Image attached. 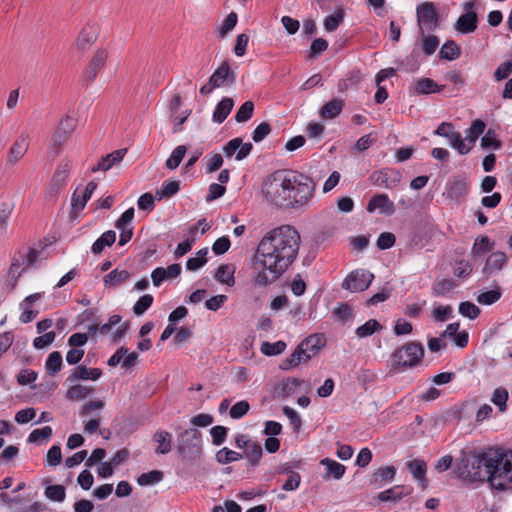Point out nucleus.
Returning <instances> with one entry per match:
<instances>
[{"instance_id":"37","label":"nucleus","mask_w":512,"mask_h":512,"mask_svg":"<svg viewBox=\"0 0 512 512\" xmlns=\"http://www.w3.org/2000/svg\"><path fill=\"white\" fill-rule=\"evenodd\" d=\"M441 90L442 87L430 78H421L414 86V91L417 94H430L440 92Z\"/></svg>"},{"instance_id":"23","label":"nucleus","mask_w":512,"mask_h":512,"mask_svg":"<svg viewBox=\"0 0 512 512\" xmlns=\"http://www.w3.org/2000/svg\"><path fill=\"white\" fill-rule=\"evenodd\" d=\"M28 147L27 136L21 135L11 145L7 155V163L15 165L26 154Z\"/></svg>"},{"instance_id":"13","label":"nucleus","mask_w":512,"mask_h":512,"mask_svg":"<svg viewBox=\"0 0 512 512\" xmlns=\"http://www.w3.org/2000/svg\"><path fill=\"white\" fill-rule=\"evenodd\" d=\"M96 188L97 183L90 181L82 190L79 187L75 189L71 197L70 214L72 218L76 217L77 214L85 208L87 202L91 199Z\"/></svg>"},{"instance_id":"29","label":"nucleus","mask_w":512,"mask_h":512,"mask_svg":"<svg viewBox=\"0 0 512 512\" xmlns=\"http://www.w3.org/2000/svg\"><path fill=\"white\" fill-rule=\"evenodd\" d=\"M234 106V101L232 98L224 97L221 101L216 105V108L212 115V120L215 123H222L228 117L230 112L232 111Z\"/></svg>"},{"instance_id":"47","label":"nucleus","mask_w":512,"mask_h":512,"mask_svg":"<svg viewBox=\"0 0 512 512\" xmlns=\"http://www.w3.org/2000/svg\"><path fill=\"white\" fill-rule=\"evenodd\" d=\"M508 391L504 387H498L494 390L491 402L496 405L500 412L507 410Z\"/></svg>"},{"instance_id":"54","label":"nucleus","mask_w":512,"mask_h":512,"mask_svg":"<svg viewBox=\"0 0 512 512\" xmlns=\"http://www.w3.org/2000/svg\"><path fill=\"white\" fill-rule=\"evenodd\" d=\"M481 146L485 149L499 150L502 147V142L498 139L496 132L493 129H489L481 139Z\"/></svg>"},{"instance_id":"12","label":"nucleus","mask_w":512,"mask_h":512,"mask_svg":"<svg viewBox=\"0 0 512 512\" xmlns=\"http://www.w3.org/2000/svg\"><path fill=\"white\" fill-rule=\"evenodd\" d=\"M476 1L471 0L464 4L465 13L455 23V29L462 34H469L477 29L478 15L474 11Z\"/></svg>"},{"instance_id":"26","label":"nucleus","mask_w":512,"mask_h":512,"mask_svg":"<svg viewBox=\"0 0 512 512\" xmlns=\"http://www.w3.org/2000/svg\"><path fill=\"white\" fill-rule=\"evenodd\" d=\"M411 492L412 488H410L408 491H405V487L403 485H395L389 489L379 492L377 499L381 502H397Z\"/></svg>"},{"instance_id":"2","label":"nucleus","mask_w":512,"mask_h":512,"mask_svg":"<svg viewBox=\"0 0 512 512\" xmlns=\"http://www.w3.org/2000/svg\"><path fill=\"white\" fill-rule=\"evenodd\" d=\"M457 477L468 483L487 481L500 491L512 488V450L488 447L465 457L456 468Z\"/></svg>"},{"instance_id":"38","label":"nucleus","mask_w":512,"mask_h":512,"mask_svg":"<svg viewBox=\"0 0 512 512\" xmlns=\"http://www.w3.org/2000/svg\"><path fill=\"white\" fill-rule=\"evenodd\" d=\"M457 285L453 279L436 280L432 286V294L436 297H444Z\"/></svg>"},{"instance_id":"27","label":"nucleus","mask_w":512,"mask_h":512,"mask_svg":"<svg viewBox=\"0 0 512 512\" xmlns=\"http://www.w3.org/2000/svg\"><path fill=\"white\" fill-rule=\"evenodd\" d=\"M153 441L157 443L156 454H168L172 449V435L168 431H156L153 435Z\"/></svg>"},{"instance_id":"35","label":"nucleus","mask_w":512,"mask_h":512,"mask_svg":"<svg viewBox=\"0 0 512 512\" xmlns=\"http://www.w3.org/2000/svg\"><path fill=\"white\" fill-rule=\"evenodd\" d=\"M180 190V181L178 180H168L164 181L161 185V188L156 190L155 197L157 200H162L164 198H170L177 194Z\"/></svg>"},{"instance_id":"40","label":"nucleus","mask_w":512,"mask_h":512,"mask_svg":"<svg viewBox=\"0 0 512 512\" xmlns=\"http://www.w3.org/2000/svg\"><path fill=\"white\" fill-rule=\"evenodd\" d=\"M460 54L461 49L453 40L446 41L439 52L440 58L448 61L457 59Z\"/></svg>"},{"instance_id":"10","label":"nucleus","mask_w":512,"mask_h":512,"mask_svg":"<svg viewBox=\"0 0 512 512\" xmlns=\"http://www.w3.org/2000/svg\"><path fill=\"white\" fill-rule=\"evenodd\" d=\"M368 180L376 187L393 189L401 182L402 174L394 168H383L373 171Z\"/></svg>"},{"instance_id":"33","label":"nucleus","mask_w":512,"mask_h":512,"mask_svg":"<svg viewBox=\"0 0 512 512\" xmlns=\"http://www.w3.org/2000/svg\"><path fill=\"white\" fill-rule=\"evenodd\" d=\"M507 263V256L504 252H494L486 260L485 271L492 273L501 270Z\"/></svg>"},{"instance_id":"56","label":"nucleus","mask_w":512,"mask_h":512,"mask_svg":"<svg viewBox=\"0 0 512 512\" xmlns=\"http://www.w3.org/2000/svg\"><path fill=\"white\" fill-rule=\"evenodd\" d=\"M304 358H305L304 355L302 354V352L299 350V348L297 346L296 349L294 350V352L292 354H290L289 357H287L286 359H284L282 361V363L280 364V369L281 370H289L292 367H296L302 361H304Z\"/></svg>"},{"instance_id":"34","label":"nucleus","mask_w":512,"mask_h":512,"mask_svg":"<svg viewBox=\"0 0 512 512\" xmlns=\"http://www.w3.org/2000/svg\"><path fill=\"white\" fill-rule=\"evenodd\" d=\"M116 240V233L113 230L104 232L92 245L91 251L94 254H100L105 247H110Z\"/></svg>"},{"instance_id":"43","label":"nucleus","mask_w":512,"mask_h":512,"mask_svg":"<svg viewBox=\"0 0 512 512\" xmlns=\"http://www.w3.org/2000/svg\"><path fill=\"white\" fill-rule=\"evenodd\" d=\"M187 152V148L185 145H179L177 146L169 156V158L166 160V167L169 170H175L178 168L180 163L182 162L183 158L185 157V154Z\"/></svg>"},{"instance_id":"16","label":"nucleus","mask_w":512,"mask_h":512,"mask_svg":"<svg viewBox=\"0 0 512 512\" xmlns=\"http://www.w3.org/2000/svg\"><path fill=\"white\" fill-rule=\"evenodd\" d=\"M326 343V338L323 334H313L305 338L298 345L299 350L304 355V361L309 360L314 356Z\"/></svg>"},{"instance_id":"64","label":"nucleus","mask_w":512,"mask_h":512,"mask_svg":"<svg viewBox=\"0 0 512 512\" xmlns=\"http://www.w3.org/2000/svg\"><path fill=\"white\" fill-rule=\"evenodd\" d=\"M302 384L298 378L289 377L282 381L280 388L283 396H289Z\"/></svg>"},{"instance_id":"11","label":"nucleus","mask_w":512,"mask_h":512,"mask_svg":"<svg viewBox=\"0 0 512 512\" xmlns=\"http://www.w3.org/2000/svg\"><path fill=\"white\" fill-rule=\"evenodd\" d=\"M374 275L364 269L352 271L344 279L342 288L351 292H362L366 290L372 283Z\"/></svg>"},{"instance_id":"9","label":"nucleus","mask_w":512,"mask_h":512,"mask_svg":"<svg viewBox=\"0 0 512 512\" xmlns=\"http://www.w3.org/2000/svg\"><path fill=\"white\" fill-rule=\"evenodd\" d=\"M73 162L71 159L64 158L56 167L51 181L47 186V193L49 196H56L62 190L69 179Z\"/></svg>"},{"instance_id":"57","label":"nucleus","mask_w":512,"mask_h":512,"mask_svg":"<svg viewBox=\"0 0 512 512\" xmlns=\"http://www.w3.org/2000/svg\"><path fill=\"white\" fill-rule=\"evenodd\" d=\"M237 21L238 16L235 12L228 14L218 29L219 37L224 38L231 30L235 28Z\"/></svg>"},{"instance_id":"62","label":"nucleus","mask_w":512,"mask_h":512,"mask_svg":"<svg viewBox=\"0 0 512 512\" xmlns=\"http://www.w3.org/2000/svg\"><path fill=\"white\" fill-rule=\"evenodd\" d=\"M501 298V292L499 289H492L482 292L478 295L477 301L483 305H492Z\"/></svg>"},{"instance_id":"31","label":"nucleus","mask_w":512,"mask_h":512,"mask_svg":"<svg viewBox=\"0 0 512 512\" xmlns=\"http://www.w3.org/2000/svg\"><path fill=\"white\" fill-rule=\"evenodd\" d=\"M93 391L94 389L91 386L76 384L68 388L65 398L71 401H80L92 394Z\"/></svg>"},{"instance_id":"36","label":"nucleus","mask_w":512,"mask_h":512,"mask_svg":"<svg viewBox=\"0 0 512 512\" xmlns=\"http://www.w3.org/2000/svg\"><path fill=\"white\" fill-rule=\"evenodd\" d=\"M63 366V358L59 351H53L50 353L45 362V368L47 374L54 376L57 374Z\"/></svg>"},{"instance_id":"41","label":"nucleus","mask_w":512,"mask_h":512,"mask_svg":"<svg viewBox=\"0 0 512 512\" xmlns=\"http://www.w3.org/2000/svg\"><path fill=\"white\" fill-rule=\"evenodd\" d=\"M320 463L326 467L327 474L337 480L341 479L346 471V467L343 464L329 458L322 459Z\"/></svg>"},{"instance_id":"46","label":"nucleus","mask_w":512,"mask_h":512,"mask_svg":"<svg viewBox=\"0 0 512 512\" xmlns=\"http://www.w3.org/2000/svg\"><path fill=\"white\" fill-rule=\"evenodd\" d=\"M422 40V51L426 56L432 55L438 48L440 40L435 35H428L427 33L420 34Z\"/></svg>"},{"instance_id":"51","label":"nucleus","mask_w":512,"mask_h":512,"mask_svg":"<svg viewBox=\"0 0 512 512\" xmlns=\"http://www.w3.org/2000/svg\"><path fill=\"white\" fill-rule=\"evenodd\" d=\"M208 254L207 248H203L197 252L196 257L188 258L186 262V268L189 271H196L207 262L206 255Z\"/></svg>"},{"instance_id":"7","label":"nucleus","mask_w":512,"mask_h":512,"mask_svg":"<svg viewBox=\"0 0 512 512\" xmlns=\"http://www.w3.org/2000/svg\"><path fill=\"white\" fill-rule=\"evenodd\" d=\"M416 17L419 34L433 32L439 26L440 13L434 2L426 1L418 4Z\"/></svg>"},{"instance_id":"49","label":"nucleus","mask_w":512,"mask_h":512,"mask_svg":"<svg viewBox=\"0 0 512 512\" xmlns=\"http://www.w3.org/2000/svg\"><path fill=\"white\" fill-rule=\"evenodd\" d=\"M243 458V455L239 452L233 451L227 447L220 449L216 453V460L220 464H229L238 461Z\"/></svg>"},{"instance_id":"60","label":"nucleus","mask_w":512,"mask_h":512,"mask_svg":"<svg viewBox=\"0 0 512 512\" xmlns=\"http://www.w3.org/2000/svg\"><path fill=\"white\" fill-rule=\"evenodd\" d=\"M153 300V296L150 294L141 296L133 306L134 314L138 316L144 314L151 307Z\"/></svg>"},{"instance_id":"48","label":"nucleus","mask_w":512,"mask_h":512,"mask_svg":"<svg viewBox=\"0 0 512 512\" xmlns=\"http://www.w3.org/2000/svg\"><path fill=\"white\" fill-rule=\"evenodd\" d=\"M286 347V343L281 340L274 343L265 341L261 344L260 350L266 356H276L283 353Z\"/></svg>"},{"instance_id":"55","label":"nucleus","mask_w":512,"mask_h":512,"mask_svg":"<svg viewBox=\"0 0 512 512\" xmlns=\"http://www.w3.org/2000/svg\"><path fill=\"white\" fill-rule=\"evenodd\" d=\"M52 428L45 426L43 428L34 429L28 436L27 441L29 443H39L43 440H49L52 436Z\"/></svg>"},{"instance_id":"8","label":"nucleus","mask_w":512,"mask_h":512,"mask_svg":"<svg viewBox=\"0 0 512 512\" xmlns=\"http://www.w3.org/2000/svg\"><path fill=\"white\" fill-rule=\"evenodd\" d=\"M77 125L76 119L71 116L63 117L51 137V150L58 155L67 144Z\"/></svg>"},{"instance_id":"4","label":"nucleus","mask_w":512,"mask_h":512,"mask_svg":"<svg viewBox=\"0 0 512 512\" xmlns=\"http://www.w3.org/2000/svg\"><path fill=\"white\" fill-rule=\"evenodd\" d=\"M314 191L312 180L296 171L292 172L291 184L289 185L288 207H301L308 203Z\"/></svg>"},{"instance_id":"22","label":"nucleus","mask_w":512,"mask_h":512,"mask_svg":"<svg viewBox=\"0 0 512 512\" xmlns=\"http://www.w3.org/2000/svg\"><path fill=\"white\" fill-rule=\"evenodd\" d=\"M102 375L100 368H88L84 365H78L72 369L70 375L67 377V382H76L78 380H98Z\"/></svg>"},{"instance_id":"6","label":"nucleus","mask_w":512,"mask_h":512,"mask_svg":"<svg viewBox=\"0 0 512 512\" xmlns=\"http://www.w3.org/2000/svg\"><path fill=\"white\" fill-rule=\"evenodd\" d=\"M424 357V347L418 341H410L398 348L393 354L396 368H412L417 366Z\"/></svg>"},{"instance_id":"18","label":"nucleus","mask_w":512,"mask_h":512,"mask_svg":"<svg viewBox=\"0 0 512 512\" xmlns=\"http://www.w3.org/2000/svg\"><path fill=\"white\" fill-rule=\"evenodd\" d=\"M396 476V468L392 465L381 466L370 477L369 483L374 488H381L392 482Z\"/></svg>"},{"instance_id":"24","label":"nucleus","mask_w":512,"mask_h":512,"mask_svg":"<svg viewBox=\"0 0 512 512\" xmlns=\"http://www.w3.org/2000/svg\"><path fill=\"white\" fill-rule=\"evenodd\" d=\"M470 184L464 178H454L447 184V195L450 199L460 201L468 193Z\"/></svg>"},{"instance_id":"32","label":"nucleus","mask_w":512,"mask_h":512,"mask_svg":"<svg viewBox=\"0 0 512 512\" xmlns=\"http://www.w3.org/2000/svg\"><path fill=\"white\" fill-rule=\"evenodd\" d=\"M486 124L481 119L474 120L470 127L466 130L465 140L471 145V148L475 146L476 141L485 131Z\"/></svg>"},{"instance_id":"1","label":"nucleus","mask_w":512,"mask_h":512,"mask_svg":"<svg viewBox=\"0 0 512 512\" xmlns=\"http://www.w3.org/2000/svg\"><path fill=\"white\" fill-rule=\"evenodd\" d=\"M301 237L291 225H282L268 231L260 240L254 256L259 271L253 278L255 286L267 287L296 260Z\"/></svg>"},{"instance_id":"52","label":"nucleus","mask_w":512,"mask_h":512,"mask_svg":"<svg viewBox=\"0 0 512 512\" xmlns=\"http://www.w3.org/2000/svg\"><path fill=\"white\" fill-rule=\"evenodd\" d=\"M254 112V103L252 101L244 102L235 114V120L238 123H244L251 119Z\"/></svg>"},{"instance_id":"19","label":"nucleus","mask_w":512,"mask_h":512,"mask_svg":"<svg viewBox=\"0 0 512 512\" xmlns=\"http://www.w3.org/2000/svg\"><path fill=\"white\" fill-rule=\"evenodd\" d=\"M407 469L412 475L414 480L417 481L418 485L422 490H425L428 486V479L426 477L427 464L422 459H414L407 462Z\"/></svg>"},{"instance_id":"3","label":"nucleus","mask_w":512,"mask_h":512,"mask_svg":"<svg viewBox=\"0 0 512 512\" xmlns=\"http://www.w3.org/2000/svg\"><path fill=\"white\" fill-rule=\"evenodd\" d=\"M293 171L277 170L269 175L262 184L264 198L278 207H288L289 185Z\"/></svg>"},{"instance_id":"63","label":"nucleus","mask_w":512,"mask_h":512,"mask_svg":"<svg viewBox=\"0 0 512 512\" xmlns=\"http://www.w3.org/2000/svg\"><path fill=\"white\" fill-rule=\"evenodd\" d=\"M343 18H344V14H343L342 10H340L339 12H336L332 15L327 16L324 20L325 30H327L328 32L335 31L339 27V25L342 23Z\"/></svg>"},{"instance_id":"59","label":"nucleus","mask_w":512,"mask_h":512,"mask_svg":"<svg viewBox=\"0 0 512 512\" xmlns=\"http://www.w3.org/2000/svg\"><path fill=\"white\" fill-rule=\"evenodd\" d=\"M283 414L289 419L290 425L293 428L294 432H299L302 426V419L296 410L289 406H284L282 408Z\"/></svg>"},{"instance_id":"30","label":"nucleus","mask_w":512,"mask_h":512,"mask_svg":"<svg viewBox=\"0 0 512 512\" xmlns=\"http://www.w3.org/2000/svg\"><path fill=\"white\" fill-rule=\"evenodd\" d=\"M130 278L127 270L114 269L104 276L103 282L106 287H118Z\"/></svg>"},{"instance_id":"25","label":"nucleus","mask_w":512,"mask_h":512,"mask_svg":"<svg viewBox=\"0 0 512 512\" xmlns=\"http://www.w3.org/2000/svg\"><path fill=\"white\" fill-rule=\"evenodd\" d=\"M125 154L126 149L115 150L112 153L102 157L98 164L91 168V171L94 173L98 171H108L115 164L119 163L124 158Z\"/></svg>"},{"instance_id":"5","label":"nucleus","mask_w":512,"mask_h":512,"mask_svg":"<svg viewBox=\"0 0 512 512\" xmlns=\"http://www.w3.org/2000/svg\"><path fill=\"white\" fill-rule=\"evenodd\" d=\"M178 453L184 458L194 460L198 458L202 452V433L196 428L177 430Z\"/></svg>"},{"instance_id":"20","label":"nucleus","mask_w":512,"mask_h":512,"mask_svg":"<svg viewBox=\"0 0 512 512\" xmlns=\"http://www.w3.org/2000/svg\"><path fill=\"white\" fill-rule=\"evenodd\" d=\"M98 38V27L94 24H86L79 32L75 45L79 50H87Z\"/></svg>"},{"instance_id":"17","label":"nucleus","mask_w":512,"mask_h":512,"mask_svg":"<svg viewBox=\"0 0 512 512\" xmlns=\"http://www.w3.org/2000/svg\"><path fill=\"white\" fill-rule=\"evenodd\" d=\"M217 88L235 83L236 75L231 70L230 64L227 60H224L219 67L213 72L209 78Z\"/></svg>"},{"instance_id":"39","label":"nucleus","mask_w":512,"mask_h":512,"mask_svg":"<svg viewBox=\"0 0 512 512\" xmlns=\"http://www.w3.org/2000/svg\"><path fill=\"white\" fill-rule=\"evenodd\" d=\"M234 268L228 264H222L218 267L215 278L220 283L226 284L228 286H233L235 283L234 279Z\"/></svg>"},{"instance_id":"61","label":"nucleus","mask_w":512,"mask_h":512,"mask_svg":"<svg viewBox=\"0 0 512 512\" xmlns=\"http://www.w3.org/2000/svg\"><path fill=\"white\" fill-rule=\"evenodd\" d=\"M459 313L463 317H467L469 319H476L480 314V309L470 301L461 302L459 305Z\"/></svg>"},{"instance_id":"58","label":"nucleus","mask_w":512,"mask_h":512,"mask_svg":"<svg viewBox=\"0 0 512 512\" xmlns=\"http://www.w3.org/2000/svg\"><path fill=\"white\" fill-rule=\"evenodd\" d=\"M45 496L55 502H62L66 497L65 488L62 485H50L45 489Z\"/></svg>"},{"instance_id":"42","label":"nucleus","mask_w":512,"mask_h":512,"mask_svg":"<svg viewBox=\"0 0 512 512\" xmlns=\"http://www.w3.org/2000/svg\"><path fill=\"white\" fill-rule=\"evenodd\" d=\"M382 329H383V326L377 320L370 319L367 322H365L363 325L359 326L355 330V334L358 338H366Z\"/></svg>"},{"instance_id":"45","label":"nucleus","mask_w":512,"mask_h":512,"mask_svg":"<svg viewBox=\"0 0 512 512\" xmlns=\"http://www.w3.org/2000/svg\"><path fill=\"white\" fill-rule=\"evenodd\" d=\"M362 79L361 71L358 69L351 70L348 72L345 79H342L338 83V90L340 92L347 91L351 86L357 85Z\"/></svg>"},{"instance_id":"14","label":"nucleus","mask_w":512,"mask_h":512,"mask_svg":"<svg viewBox=\"0 0 512 512\" xmlns=\"http://www.w3.org/2000/svg\"><path fill=\"white\" fill-rule=\"evenodd\" d=\"M253 145L248 143H243V140L239 137L233 138L229 140L223 147V153L226 157L230 158L234 154L235 159L237 161H241L245 159L252 151Z\"/></svg>"},{"instance_id":"53","label":"nucleus","mask_w":512,"mask_h":512,"mask_svg":"<svg viewBox=\"0 0 512 512\" xmlns=\"http://www.w3.org/2000/svg\"><path fill=\"white\" fill-rule=\"evenodd\" d=\"M162 478H163L162 471L152 470L147 473L141 474L137 479V483L140 486H148V485H153L155 483L160 482L162 480Z\"/></svg>"},{"instance_id":"15","label":"nucleus","mask_w":512,"mask_h":512,"mask_svg":"<svg viewBox=\"0 0 512 512\" xmlns=\"http://www.w3.org/2000/svg\"><path fill=\"white\" fill-rule=\"evenodd\" d=\"M366 209L369 213H373L378 210L381 214L390 216L395 212V205L393 201L389 199L387 194L379 193L371 197Z\"/></svg>"},{"instance_id":"50","label":"nucleus","mask_w":512,"mask_h":512,"mask_svg":"<svg viewBox=\"0 0 512 512\" xmlns=\"http://www.w3.org/2000/svg\"><path fill=\"white\" fill-rule=\"evenodd\" d=\"M262 446L258 442H252L245 450V456L250 461L251 466H257L262 458Z\"/></svg>"},{"instance_id":"21","label":"nucleus","mask_w":512,"mask_h":512,"mask_svg":"<svg viewBox=\"0 0 512 512\" xmlns=\"http://www.w3.org/2000/svg\"><path fill=\"white\" fill-rule=\"evenodd\" d=\"M108 54L105 50H97L87 66L84 78L86 81L92 82L97 77L98 73L105 66Z\"/></svg>"},{"instance_id":"28","label":"nucleus","mask_w":512,"mask_h":512,"mask_svg":"<svg viewBox=\"0 0 512 512\" xmlns=\"http://www.w3.org/2000/svg\"><path fill=\"white\" fill-rule=\"evenodd\" d=\"M344 105V100L333 98L321 107L320 115L324 119H334L342 112Z\"/></svg>"},{"instance_id":"44","label":"nucleus","mask_w":512,"mask_h":512,"mask_svg":"<svg viewBox=\"0 0 512 512\" xmlns=\"http://www.w3.org/2000/svg\"><path fill=\"white\" fill-rule=\"evenodd\" d=\"M450 145L454 149L458 151L459 154L465 155L468 154L472 148L469 143L462 138V135L460 132H454L449 136Z\"/></svg>"}]
</instances>
